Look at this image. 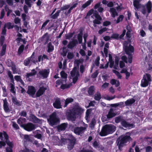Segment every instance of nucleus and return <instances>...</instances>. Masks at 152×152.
<instances>
[{"label": "nucleus", "mask_w": 152, "mask_h": 152, "mask_svg": "<svg viewBox=\"0 0 152 152\" xmlns=\"http://www.w3.org/2000/svg\"><path fill=\"white\" fill-rule=\"evenodd\" d=\"M132 139L130 137L129 133H127L124 135H122L118 137L116 143L118 147V149L121 150L122 148L125 145L127 142L131 141Z\"/></svg>", "instance_id": "1"}, {"label": "nucleus", "mask_w": 152, "mask_h": 152, "mask_svg": "<svg viewBox=\"0 0 152 152\" xmlns=\"http://www.w3.org/2000/svg\"><path fill=\"white\" fill-rule=\"evenodd\" d=\"M62 141L64 144L67 143V149L69 151H71L74 148L76 143V139L72 135L69 134L68 138H63L62 139Z\"/></svg>", "instance_id": "2"}, {"label": "nucleus", "mask_w": 152, "mask_h": 152, "mask_svg": "<svg viewBox=\"0 0 152 152\" xmlns=\"http://www.w3.org/2000/svg\"><path fill=\"white\" fill-rule=\"evenodd\" d=\"M116 130L115 126L112 124H106L103 127L99 134L101 136H104L111 134Z\"/></svg>", "instance_id": "3"}, {"label": "nucleus", "mask_w": 152, "mask_h": 152, "mask_svg": "<svg viewBox=\"0 0 152 152\" xmlns=\"http://www.w3.org/2000/svg\"><path fill=\"white\" fill-rule=\"evenodd\" d=\"M126 41H124L123 44V48L126 53L129 55L128 62L131 63L132 62V53L134 52V48L130 44Z\"/></svg>", "instance_id": "4"}, {"label": "nucleus", "mask_w": 152, "mask_h": 152, "mask_svg": "<svg viewBox=\"0 0 152 152\" xmlns=\"http://www.w3.org/2000/svg\"><path fill=\"white\" fill-rule=\"evenodd\" d=\"M50 125L52 126L56 125L59 121V119L56 116V113H53L50 116V118L48 120Z\"/></svg>", "instance_id": "5"}, {"label": "nucleus", "mask_w": 152, "mask_h": 152, "mask_svg": "<svg viewBox=\"0 0 152 152\" xmlns=\"http://www.w3.org/2000/svg\"><path fill=\"white\" fill-rule=\"evenodd\" d=\"M151 80V76L148 74H146L143 76V79L141 82V86L142 87H145L150 83Z\"/></svg>", "instance_id": "6"}, {"label": "nucleus", "mask_w": 152, "mask_h": 152, "mask_svg": "<svg viewBox=\"0 0 152 152\" xmlns=\"http://www.w3.org/2000/svg\"><path fill=\"white\" fill-rule=\"evenodd\" d=\"M140 0H135L133 1V4L135 10H138V9L142 8L141 12L142 13L145 14L146 13V10L145 7L143 5H142L140 3Z\"/></svg>", "instance_id": "7"}, {"label": "nucleus", "mask_w": 152, "mask_h": 152, "mask_svg": "<svg viewBox=\"0 0 152 152\" xmlns=\"http://www.w3.org/2000/svg\"><path fill=\"white\" fill-rule=\"evenodd\" d=\"M88 125L85 124H84L83 127H76L74 129V133L77 135H80L83 134L86 130Z\"/></svg>", "instance_id": "8"}, {"label": "nucleus", "mask_w": 152, "mask_h": 152, "mask_svg": "<svg viewBox=\"0 0 152 152\" xmlns=\"http://www.w3.org/2000/svg\"><path fill=\"white\" fill-rule=\"evenodd\" d=\"M116 115V113L114 112V110L113 108H110L108 114L107 115V118H102V120L103 122L108 121L110 119L114 117Z\"/></svg>", "instance_id": "9"}, {"label": "nucleus", "mask_w": 152, "mask_h": 152, "mask_svg": "<svg viewBox=\"0 0 152 152\" xmlns=\"http://www.w3.org/2000/svg\"><path fill=\"white\" fill-rule=\"evenodd\" d=\"M71 76L73 77V82L75 83L79 75V72L76 67H74L70 73Z\"/></svg>", "instance_id": "10"}, {"label": "nucleus", "mask_w": 152, "mask_h": 152, "mask_svg": "<svg viewBox=\"0 0 152 152\" xmlns=\"http://www.w3.org/2000/svg\"><path fill=\"white\" fill-rule=\"evenodd\" d=\"M26 130L30 132L35 129L36 128L35 125L31 123H28L25 124L23 128Z\"/></svg>", "instance_id": "11"}, {"label": "nucleus", "mask_w": 152, "mask_h": 152, "mask_svg": "<svg viewBox=\"0 0 152 152\" xmlns=\"http://www.w3.org/2000/svg\"><path fill=\"white\" fill-rule=\"evenodd\" d=\"M3 135L4 136L5 139L6 140V142L7 144L10 147H12V144L9 141L8 139V136L7 134L4 131H3V132H0V139L1 140H3Z\"/></svg>", "instance_id": "12"}, {"label": "nucleus", "mask_w": 152, "mask_h": 152, "mask_svg": "<svg viewBox=\"0 0 152 152\" xmlns=\"http://www.w3.org/2000/svg\"><path fill=\"white\" fill-rule=\"evenodd\" d=\"M76 115L72 110L66 114L67 119L69 121H75L76 118Z\"/></svg>", "instance_id": "13"}, {"label": "nucleus", "mask_w": 152, "mask_h": 152, "mask_svg": "<svg viewBox=\"0 0 152 152\" xmlns=\"http://www.w3.org/2000/svg\"><path fill=\"white\" fill-rule=\"evenodd\" d=\"M37 73V71L35 69H33L31 72L27 73L26 77L27 80L29 81H31L33 76H35Z\"/></svg>", "instance_id": "14"}, {"label": "nucleus", "mask_w": 152, "mask_h": 152, "mask_svg": "<svg viewBox=\"0 0 152 152\" xmlns=\"http://www.w3.org/2000/svg\"><path fill=\"white\" fill-rule=\"evenodd\" d=\"M37 73V71L35 69H33L31 72L27 73L26 77L27 80L29 81H31L33 76H35Z\"/></svg>", "instance_id": "15"}, {"label": "nucleus", "mask_w": 152, "mask_h": 152, "mask_svg": "<svg viewBox=\"0 0 152 152\" xmlns=\"http://www.w3.org/2000/svg\"><path fill=\"white\" fill-rule=\"evenodd\" d=\"M49 73V70L46 69L40 70L39 72V74L41 76V77L43 78H47L48 75Z\"/></svg>", "instance_id": "16"}, {"label": "nucleus", "mask_w": 152, "mask_h": 152, "mask_svg": "<svg viewBox=\"0 0 152 152\" xmlns=\"http://www.w3.org/2000/svg\"><path fill=\"white\" fill-rule=\"evenodd\" d=\"M54 102L53 103V106L54 107L57 109H59L61 108L60 99L58 98L54 99Z\"/></svg>", "instance_id": "17"}, {"label": "nucleus", "mask_w": 152, "mask_h": 152, "mask_svg": "<svg viewBox=\"0 0 152 152\" xmlns=\"http://www.w3.org/2000/svg\"><path fill=\"white\" fill-rule=\"evenodd\" d=\"M83 110V109L78 105H75L72 110V111L77 115L82 113Z\"/></svg>", "instance_id": "18"}, {"label": "nucleus", "mask_w": 152, "mask_h": 152, "mask_svg": "<svg viewBox=\"0 0 152 152\" xmlns=\"http://www.w3.org/2000/svg\"><path fill=\"white\" fill-rule=\"evenodd\" d=\"M6 64L8 66L11 67L14 73H16V66L12 61L10 59H8L6 62Z\"/></svg>", "instance_id": "19"}, {"label": "nucleus", "mask_w": 152, "mask_h": 152, "mask_svg": "<svg viewBox=\"0 0 152 152\" xmlns=\"http://www.w3.org/2000/svg\"><path fill=\"white\" fill-rule=\"evenodd\" d=\"M78 44V41L77 39H72L71 41L69 42L67 45L68 48L72 49Z\"/></svg>", "instance_id": "20"}, {"label": "nucleus", "mask_w": 152, "mask_h": 152, "mask_svg": "<svg viewBox=\"0 0 152 152\" xmlns=\"http://www.w3.org/2000/svg\"><path fill=\"white\" fill-rule=\"evenodd\" d=\"M121 124L124 127L129 129L134 127V124H129L125 120L123 119L121 122Z\"/></svg>", "instance_id": "21"}, {"label": "nucleus", "mask_w": 152, "mask_h": 152, "mask_svg": "<svg viewBox=\"0 0 152 152\" xmlns=\"http://www.w3.org/2000/svg\"><path fill=\"white\" fill-rule=\"evenodd\" d=\"M30 121L34 123H41V120L37 118L33 114H31L29 116Z\"/></svg>", "instance_id": "22"}, {"label": "nucleus", "mask_w": 152, "mask_h": 152, "mask_svg": "<svg viewBox=\"0 0 152 152\" xmlns=\"http://www.w3.org/2000/svg\"><path fill=\"white\" fill-rule=\"evenodd\" d=\"M36 90L34 87L32 86H29L28 87V90L27 93L33 97L35 93Z\"/></svg>", "instance_id": "23"}, {"label": "nucleus", "mask_w": 152, "mask_h": 152, "mask_svg": "<svg viewBox=\"0 0 152 152\" xmlns=\"http://www.w3.org/2000/svg\"><path fill=\"white\" fill-rule=\"evenodd\" d=\"M67 126L68 124L67 123H62L57 126L58 130L59 132L64 131L66 129Z\"/></svg>", "instance_id": "24"}, {"label": "nucleus", "mask_w": 152, "mask_h": 152, "mask_svg": "<svg viewBox=\"0 0 152 152\" xmlns=\"http://www.w3.org/2000/svg\"><path fill=\"white\" fill-rule=\"evenodd\" d=\"M46 90V88H45L43 86H42L40 87L39 89L36 93V96L39 97L41 95H42Z\"/></svg>", "instance_id": "25"}, {"label": "nucleus", "mask_w": 152, "mask_h": 152, "mask_svg": "<svg viewBox=\"0 0 152 152\" xmlns=\"http://www.w3.org/2000/svg\"><path fill=\"white\" fill-rule=\"evenodd\" d=\"M26 122V119L24 118H20L17 120L18 123L20 125V126L23 128L25 124H24Z\"/></svg>", "instance_id": "26"}, {"label": "nucleus", "mask_w": 152, "mask_h": 152, "mask_svg": "<svg viewBox=\"0 0 152 152\" xmlns=\"http://www.w3.org/2000/svg\"><path fill=\"white\" fill-rule=\"evenodd\" d=\"M36 0H25V4L28 7L31 8L32 5Z\"/></svg>", "instance_id": "27"}, {"label": "nucleus", "mask_w": 152, "mask_h": 152, "mask_svg": "<svg viewBox=\"0 0 152 152\" xmlns=\"http://www.w3.org/2000/svg\"><path fill=\"white\" fill-rule=\"evenodd\" d=\"M8 103L7 100L5 99L4 100V107L5 111L6 112H10V110L8 106Z\"/></svg>", "instance_id": "28"}, {"label": "nucleus", "mask_w": 152, "mask_h": 152, "mask_svg": "<svg viewBox=\"0 0 152 152\" xmlns=\"http://www.w3.org/2000/svg\"><path fill=\"white\" fill-rule=\"evenodd\" d=\"M135 101V99H131L127 100L125 102V103L126 106L130 105L134 103Z\"/></svg>", "instance_id": "29"}, {"label": "nucleus", "mask_w": 152, "mask_h": 152, "mask_svg": "<svg viewBox=\"0 0 152 152\" xmlns=\"http://www.w3.org/2000/svg\"><path fill=\"white\" fill-rule=\"evenodd\" d=\"M110 11L111 13L112 17L115 18V16H118V14L116 10L113 8L110 9Z\"/></svg>", "instance_id": "30"}, {"label": "nucleus", "mask_w": 152, "mask_h": 152, "mask_svg": "<svg viewBox=\"0 0 152 152\" xmlns=\"http://www.w3.org/2000/svg\"><path fill=\"white\" fill-rule=\"evenodd\" d=\"M40 132V131L39 130H36L33 133L35 134L34 135V137L38 139H41L42 137V135L39 134Z\"/></svg>", "instance_id": "31"}, {"label": "nucleus", "mask_w": 152, "mask_h": 152, "mask_svg": "<svg viewBox=\"0 0 152 152\" xmlns=\"http://www.w3.org/2000/svg\"><path fill=\"white\" fill-rule=\"evenodd\" d=\"M77 4L78 3L77 2L73 4L72 6L70 7L68 11L65 12V15H68V14L70 13L71 12V10H72L75 7Z\"/></svg>", "instance_id": "32"}, {"label": "nucleus", "mask_w": 152, "mask_h": 152, "mask_svg": "<svg viewBox=\"0 0 152 152\" xmlns=\"http://www.w3.org/2000/svg\"><path fill=\"white\" fill-rule=\"evenodd\" d=\"M152 7L151 2L149 1L146 4V8L148 13H149L151 12Z\"/></svg>", "instance_id": "33"}, {"label": "nucleus", "mask_w": 152, "mask_h": 152, "mask_svg": "<svg viewBox=\"0 0 152 152\" xmlns=\"http://www.w3.org/2000/svg\"><path fill=\"white\" fill-rule=\"evenodd\" d=\"M31 63L29 57L25 59L24 61V65L26 66H30Z\"/></svg>", "instance_id": "34"}, {"label": "nucleus", "mask_w": 152, "mask_h": 152, "mask_svg": "<svg viewBox=\"0 0 152 152\" xmlns=\"http://www.w3.org/2000/svg\"><path fill=\"white\" fill-rule=\"evenodd\" d=\"M93 1V0H88L87 1L86 3L83 4L82 6V10L88 6L90 5V4Z\"/></svg>", "instance_id": "35"}, {"label": "nucleus", "mask_w": 152, "mask_h": 152, "mask_svg": "<svg viewBox=\"0 0 152 152\" xmlns=\"http://www.w3.org/2000/svg\"><path fill=\"white\" fill-rule=\"evenodd\" d=\"M82 36L83 32L82 31H80L77 35V39L79 44H81L83 40Z\"/></svg>", "instance_id": "36"}, {"label": "nucleus", "mask_w": 152, "mask_h": 152, "mask_svg": "<svg viewBox=\"0 0 152 152\" xmlns=\"http://www.w3.org/2000/svg\"><path fill=\"white\" fill-rule=\"evenodd\" d=\"M95 88L93 86H91L88 90V93L90 95H91L94 94V92Z\"/></svg>", "instance_id": "37"}, {"label": "nucleus", "mask_w": 152, "mask_h": 152, "mask_svg": "<svg viewBox=\"0 0 152 152\" xmlns=\"http://www.w3.org/2000/svg\"><path fill=\"white\" fill-rule=\"evenodd\" d=\"M110 83L112 85H115L116 87H118L120 85L118 81L114 79H112L110 80Z\"/></svg>", "instance_id": "38"}, {"label": "nucleus", "mask_w": 152, "mask_h": 152, "mask_svg": "<svg viewBox=\"0 0 152 152\" xmlns=\"http://www.w3.org/2000/svg\"><path fill=\"white\" fill-rule=\"evenodd\" d=\"M67 52V50L66 49V47H64L62 49L61 53L63 56H66Z\"/></svg>", "instance_id": "39"}, {"label": "nucleus", "mask_w": 152, "mask_h": 152, "mask_svg": "<svg viewBox=\"0 0 152 152\" xmlns=\"http://www.w3.org/2000/svg\"><path fill=\"white\" fill-rule=\"evenodd\" d=\"M48 52H52L54 49V47L52 45L51 42H49L48 46Z\"/></svg>", "instance_id": "40"}, {"label": "nucleus", "mask_w": 152, "mask_h": 152, "mask_svg": "<svg viewBox=\"0 0 152 152\" xmlns=\"http://www.w3.org/2000/svg\"><path fill=\"white\" fill-rule=\"evenodd\" d=\"M73 101V99L71 98H69L66 99L65 101V104L64 107H66L67 104L69 103H71Z\"/></svg>", "instance_id": "41"}, {"label": "nucleus", "mask_w": 152, "mask_h": 152, "mask_svg": "<svg viewBox=\"0 0 152 152\" xmlns=\"http://www.w3.org/2000/svg\"><path fill=\"white\" fill-rule=\"evenodd\" d=\"M94 99L97 101H99L101 98V94L100 93L97 92L94 95Z\"/></svg>", "instance_id": "42"}, {"label": "nucleus", "mask_w": 152, "mask_h": 152, "mask_svg": "<svg viewBox=\"0 0 152 152\" xmlns=\"http://www.w3.org/2000/svg\"><path fill=\"white\" fill-rule=\"evenodd\" d=\"M123 117L121 116H118L116 117L115 119V123H118L120 122H121L123 120Z\"/></svg>", "instance_id": "43"}, {"label": "nucleus", "mask_w": 152, "mask_h": 152, "mask_svg": "<svg viewBox=\"0 0 152 152\" xmlns=\"http://www.w3.org/2000/svg\"><path fill=\"white\" fill-rule=\"evenodd\" d=\"M72 83L62 84L61 86V89H64L65 88H70L72 86Z\"/></svg>", "instance_id": "44"}, {"label": "nucleus", "mask_w": 152, "mask_h": 152, "mask_svg": "<svg viewBox=\"0 0 152 152\" xmlns=\"http://www.w3.org/2000/svg\"><path fill=\"white\" fill-rule=\"evenodd\" d=\"M6 45H4L2 46L0 53V56H2L5 54L6 51Z\"/></svg>", "instance_id": "45"}, {"label": "nucleus", "mask_w": 152, "mask_h": 152, "mask_svg": "<svg viewBox=\"0 0 152 152\" xmlns=\"http://www.w3.org/2000/svg\"><path fill=\"white\" fill-rule=\"evenodd\" d=\"M10 86V91L12 93H13L14 95L15 94V86L12 83H10L9 85Z\"/></svg>", "instance_id": "46"}, {"label": "nucleus", "mask_w": 152, "mask_h": 152, "mask_svg": "<svg viewBox=\"0 0 152 152\" xmlns=\"http://www.w3.org/2000/svg\"><path fill=\"white\" fill-rule=\"evenodd\" d=\"M74 34L75 32H74L73 33H69L66 34L65 35L66 39H70L72 37Z\"/></svg>", "instance_id": "47"}, {"label": "nucleus", "mask_w": 152, "mask_h": 152, "mask_svg": "<svg viewBox=\"0 0 152 152\" xmlns=\"http://www.w3.org/2000/svg\"><path fill=\"white\" fill-rule=\"evenodd\" d=\"M96 121L94 118H93L91 121L89 127L91 128H94L95 125L96 123Z\"/></svg>", "instance_id": "48"}, {"label": "nucleus", "mask_w": 152, "mask_h": 152, "mask_svg": "<svg viewBox=\"0 0 152 152\" xmlns=\"http://www.w3.org/2000/svg\"><path fill=\"white\" fill-rule=\"evenodd\" d=\"M80 152H93V149L91 147L89 146L88 148L81 150Z\"/></svg>", "instance_id": "49"}, {"label": "nucleus", "mask_w": 152, "mask_h": 152, "mask_svg": "<svg viewBox=\"0 0 152 152\" xmlns=\"http://www.w3.org/2000/svg\"><path fill=\"white\" fill-rule=\"evenodd\" d=\"M24 142H32V140L30 139L29 136L28 135H25L24 137Z\"/></svg>", "instance_id": "50"}, {"label": "nucleus", "mask_w": 152, "mask_h": 152, "mask_svg": "<svg viewBox=\"0 0 152 152\" xmlns=\"http://www.w3.org/2000/svg\"><path fill=\"white\" fill-rule=\"evenodd\" d=\"M74 56V55L73 53L69 52L67 54V58L69 59L70 60L72 59Z\"/></svg>", "instance_id": "51"}, {"label": "nucleus", "mask_w": 152, "mask_h": 152, "mask_svg": "<svg viewBox=\"0 0 152 152\" xmlns=\"http://www.w3.org/2000/svg\"><path fill=\"white\" fill-rule=\"evenodd\" d=\"M24 46L23 45H21L19 48L18 50V54L19 55L21 54L23 51Z\"/></svg>", "instance_id": "52"}, {"label": "nucleus", "mask_w": 152, "mask_h": 152, "mask_svg": "<svg viewBox=\"0 0 152 152\" xmlns=\"http://www.w3.org/2000/svg\"><path fill=\"white\" fill-rule=\"evenodd\" d=\"M61 77L62 78H66L67 77V74L63 71L60 72Z\"/></svg>", "instance_id": "53"}, {"label": "nucleus", "mask_w": 152, "mask_h": 152, "mask_svg": "<svg viewBox=\"0 0 152 152\" xmlns=\"http://www.w3.org/2000/svg\"><path fill=\"white\" fill-rule=\"evenodd\" d=\"M115 98V96H113L110 97L107 95H106L104 96V98L105 99L110 100H112Z\"/></svg>", "instance_id": "54"}, {"label": "nucleus", "mask_w": 152, "mask_h": 152, "mask_svg": "<svg viewBox=\"0 0 152 152\" xmlns=\"http://www.w3.org/2000/svg\"><path fill=\"white\" fill-rule=\"evenodd\" d=\"M83 61V59H80L79 60H76L75 61V63L77 64V66L80 64H82Z\"/></svg>", "instance_id": "55"}, {"label": "nucleus", "mask_w": 152, "mask_h": 152, "mask_svg": "<svg viewBox=\"0 0 152 152\" xmlns=\"http://www.w3.org/2000/svg\"><path fill=\"white\" fill-rule=\"evenodd\" d=\"M60 12V10H58L53 15H51V18L53 19H56L59 15V14Z\"/></svg>", "instance_id": "56"}, {"label": "nucleus", "mask_w": 152, "mask_h": 152, "mask_svg": "<svg viewBox=\"0 0 152 152\" xmlns=\"http://www.w3.org/2000/svg\"><path fill=\"white\" fill-rule=\"evenodd\" d=\"M113 72L117 76L118 78V79H121L122 77V76L119 73V72L115 70H113Z\"/></svg>", "instance_id": "57"}, {"label": "nucleus", "mask_w": 152, "mask_h": 152, "mask_svg": "<svg viewBox=\"0 0 152 152\" xmlns=\"http://www.w3.org/2000/svg\"><path fill=\"white\" fill-rule=\"evenodd\" d=\"M12 102L18 106L20 105V103L18 102L16 98H13L12 99Z\"/></svg>", "instance_id": "58"}, {"label": "nucleus", "mask_w": 152, "mask_h": 152, "mask_svg": "<svg viewBox=\"0 0 152 152\" xmlns=\"http://www.w3.org/2000/svg\"><path fill=\"white\" fill-rule=\"evenodd\" d=\"M123 18L124 16L123 15H120L118 18L117 20L116 21V23H118L120 22V21H121L123 20Z\"/></svg>", "instance_id": "59"}, {"label": "nucleus", "mask_w": 152, "mask_h": 152, "mask_svg": "<svg viewBox=\"0 0 152 152\" xmlns=\"http://www.w3.org/2000/svg\"><path fill=\"white\" fill-rule=\"evenodd\" d=\"M4 25L6 26H6L8 29H11L13 27V26L11 25V23L10 22L7 23Z\"/></svg>", "instance_id": "60"}, {"label": "nucleus", "mask_w": 152, "mask_h": 152, "mask_svg": "<svg viewBox=\"0 0 152 152\" xmlns=\"http://www.w3.org/2000/svg\"><path fill=\"white\" fill-rule=\"evenodd\" d=\"M107 28L106 27L103 28L99 30V31H98V33L99 34H102L105 31H107Z\"/></svg>", "instance_id": "61"}, {"label": "nucleus", "mask_w": 152, "mask_h": 152, "mask_svg": "<svg viewBox=\"0 0 152 152\" xmlns=\"http://www.w3.org/2000/svg\"><path fill=\"white\" fill-rule=\"evenodd\" d=\"M48 34L47 33L45 34L42 38V41L46 40H48ZM47 42V41H46V42Z\"/></svg>", "instance_id": "62"}, {"label": "nucleus", "mask_w": 152, "mask_h": 152, "mask_svg": "<svg viewBox=\"0 0 152 152\" xmlns=\"http://www.w3.org/2000/svg\"><path fill=\"white\" fill-rule=\"evenodd\" d=\"M31 62L35 63L36 62H37V58L35 57H29Z\"/></svg>", "instance_id": "63"}, {"label": "nucleus", "mask_w": 152, "mask_h": 152, "mask_svg": "<svg viewBox=\"0 0 152 152\" xmlns=\"http://www.w3.org/2000/svg\"><path fill=\"white\" fill-rule=\"evenodd\" d=\"M146 152H151L152 151V148L150 146H148L145 148Z\"/></svg>", "instance_id": "64"}]
</instances>
